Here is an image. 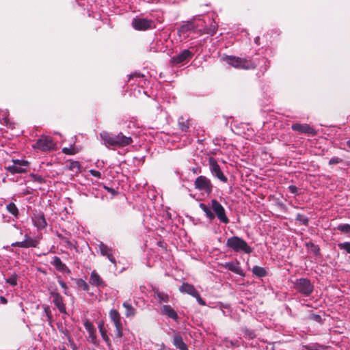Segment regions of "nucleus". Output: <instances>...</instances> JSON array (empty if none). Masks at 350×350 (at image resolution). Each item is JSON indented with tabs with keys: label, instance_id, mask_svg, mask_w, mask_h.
<instances>
[{
	"label": "nucleus",
	"instance_id": "1",
	"mask_svg": "<svg viewBox=\"0 0 350 350\" xmlns=\"http://www.w3.org/2000/svg\"><path fill=\"white\" fill-rule=\"evenodd\" d=\"M200 208L209 219H213L216 217L223 224H227L229 222L224 207L215 199L211 200L210 207L200 203Z\"/></svg>",
	"mask_w": 350,
	"mask_h": 350
},
{
	"label": "nucleus",
	"instance_id": "2",
	"mask_svg": "<svg viewBox=\"0 0 350 350\" xmlns=\"http://www.w3.org/2000/svg\"><path fill=\"white\" fill-rule=\"evenodd\" d=\"M226 246L236 252H244L250 254L252 252V248L247 242L241 237L234 236L228 238L226 241Z\"/></svg>",
	"mask_w": 350,
	"mask_h": 350
},
{
	"label": "nucleus",
	"instance_id": "3",
	"mask_svg": "<svg viewBox=\"0 0 350 350\" xmlns=\"http://www.w3.org/2000/svg\"><path fill=\"white\" fill-rule=\"evenodd\" d=\"M33 148L41 152H49L56 148V144L50 137H42L39 139Z\"/></svg>",
	"mask_w": 350,
	"mask_h": 350
},
{
	"label": "nucleus",
	"instance_id": "4",
	"mask_svg": "<svg viewBox=\"0 0 350 350\" xmlns=\"http://www.w3.org/2000/svg\"><path fill=\"white\" fill-rule=\"evenodd\" d=\"M224 59L227 64L237 68L250 69L254 67V64L250 60L234 56H227Z\"/></svg>",
	"mask_w": 350,
	"mask_h": 350
},
{
	"label": "nucleus",
	"instance_id": "5",
	"mask_svg": "<svg viewBox=\"0 0 350 350\" xmlns=\"http://www.w3.org/2000/svg\"><path fill=\"white\" fill-rule=\"evenodd\" d=\"M195 188L199 191L209 194L212 191L213 185L211 180L204 176H198L195 181Z\"/></svg>",
	"mask_w": 350,
	"mask_h": 350
},
{
	"label": "nucleus",
	"instance_id": "6",
	"mask_svg": "<svg viewBox=\"0 0 350 350\" xmlns=\"http://www.w3.org/2000/svg\"><path fill=\"white\" fill-rule=\"evenodd\" d=\"M295 288L299 293L306 296L310 295L314 289V286L310 280L305 278L297 280L295 283Z\"/></svg>",
	"mask_w": 350,
	"mask_h": 350
},
{
	"label": "nucleus",
	"instance_id": "7",
	"mask_svg": "<svg viewBox=\"0 0 350 350\" xmlns=\"http://www.w3.org/2000/svg\"><path fill=\"white\" fill-rule=\"evenodd\" d=\"M109 317L116 327V335L120 338L122 337V325L120 313L116 310H111L109 312Z\"/></svg>",
	"mask_w": 350,
	"mask_h": 350
},
{
	"label": "nucleus",
	"instance_id": "8",
	"mask_svg": "<svg viewBox=\"0 0 350 350\" xmlns=\"http://www.w3.org/2000/svg\"><path fill=\"white\" fill-rule=\"evenodd\" d=\"M209 165L210 170L213 176H216L218 179L224 183H226L228 181V178L221 172L220 167L215 159L212 157L209 159Z\"/></svg>",
	"mask_w": 350,
	"mask_h": 350
},
{
	"label": "nucleus",
	"instance_id": "9",
	"mask_svg": "<svg viewBox=\"0 0 350 350\" xmlns=\"http://www.w3.org/2000/svg\"><path fill=\"white\" fill-rule=\"evenodd\" d=\"M39 243L38 239L30 237L28 234L25 235V240L20 242H15L12 244L14 247H20L23 248L36 247Z\"/></svg>",
	"mask_w": 350,
	"mask_h": 350
},
{
	"label": "nucleus",
	"instance_id": "10",
	"mask_svg": "<svg viewBox=\"0 0 350 350\" xmlns=\"http://www.w3.org/2000/svg\"><path fill=\"white\" fill-rule=\"evenodd\" d=\"M152 22L146 18H137L132 22L133 27L136 30L144 31L152 27Z\"/></svg>",
	"mask_w": 350,
	"mask_h": 350
},
{
	"label": "nucleus",
	"instance_id": "11",
	"mask_svg": "<svg viewBox=\"0 0 350 350\" xmlns=\"http://www.w3.org/2000/svg\"><path fill=\"white\" fill-rule=\"evenodd\" d=\"M32 221L34 226L36 227L38 230H42L47 225L44 215L41 212L35 213L33 215L32 217Z\"/></svg>",
	"mask_w": 350,
	"mask_h": 350
},
{
	"label": "nucleus",
	"instance_id": "12",
	"mask_svg": "<svg viewBox=\"0 0 350 350\" xmlns=\"http://www.w3.org/2000/svg\"><path fill=\"white\" fill-rule=\"evenodd\" d=\"M222 267L231 271L232 272L237 273L239 275L243 276L244 272L239 265V262H227L221 265Z\"/></svg>",
	"mask_w": 350,
	"mask_h": 350
},
{
	"label": "nucleus",
	"instance_id": "13",
	"mask_svg": "<svg viewBox=\"0 0 350 350\" xmlns=\"http://www.w3.org/2000/svg\"><path fill=\"white\" fill-rule=\"evenodd\" d=\"M192 57V53L189 50H184L180 54L172 58V62L174 64H178L183 63L186 60L190 59Z\"/></svg>",
	"mask_w": 350,
	"mask_h": 350
},
{
	"label": "nucleus",
	"instance_id": "14",
	"mask_svg": "<svg viewBox=\"0 0 350 350\" xmlns=\"http://www.w3.org/2000/svg\"><path fill=\"white\" fill-rule=\"evenodd\" d=\"M292 129L301 133H307L310 135L315 134L314 129L307 124H294L292 125Z\"/></svg>",
	"mask_w": 350,
	"mask_h": 350
},
{
	"label": "nucleus",
	"instance_id": "15",
	"mask_svg": "<svg viewBox=\"0 0 350 350\" xmlns=\"http://www.w3.org/2000/svg\"><path fill=\"white\" fill-rule=\"evenodd\" d=\"M133 142L131 137L124 135L122 133L115 135V146L124 147L129 145Z\"/></svg>",
	"mask_w": 350,
	"mask_h": 350
},
{
	"label": "nucleus",
	"instance_id": "16",
	"mask_svg": "<svg viewBox=\"0 0 350 350\" xmlns=\"http://www.w3.org/2000/svg\"><path fill=\"white\" fill-rule=\"evenodd\" d=\"M28 162L27 161H16L10 167V170L13 173H21L25 171Z\"/></svg>",
	"mask_w": 350,
	"mask_h": 350
},
{
	"label": "nucleus",
	"instance_id": "17",
	"mask_svg": "<svg viewBox=\"0 0 350 350\" xmlns=\"http://www.w3.org/2000/svg\"><path fill=\"white\" fill-rule=\"evenodd\" d=\"M99 249L100 251V254L103 256H106L108 259L114 265L116 264V261L115 258L111 254V248L108 247L106 245L101 243L99 244Z\"/></svg>",
	"mask_w": 350,
	"mask_h": 350
},
{
	"label": "nucleus",
	"instance_id": "18",
	"mask_svg": "<svg viewBox=\"0 0 350 350\" xmlns=\"http://www.w3.org/2000/svg\"><path fill=\"white\" fill-rule=\"evenodd\" d=\"M100 135L106 146H115V135L104 131Z\"/></svg>",
	"mask_w": 350,
	"mask_h": 350
},
{
	"label": "nucleus",
	"instance_id": "19",
	"mask_svg": "<svg viewBox=\"0 0 350 350\" xmlns=\"http://www.w3.org/2000/svg\"><path fill=\"white\" fill-rule=\"evenodd\" d=\"M51 264L55 267V269L61 272H69V269L66 265L63 263L61 259L57 256H54Z\"/></svg>",
	"mask_w": 350,
	"mask_h": 350
},
{
	"label": "nucleus",
	"instance_id": "20",
	"mask_svg": "<svg viewBox=\"0 0 350 350\" xmlns=\"http://www.w3.org/2000/svg\"><path fill=\"white\" fill-rule=\"evenodd\" d=\"M90 283L96 286H104V282L98 273L94 270L90 275Z\"/></svg>",
	"mask_w": 350,
	"mask_h": 350
},
{
	"label": "nucleus",
	"instance_id": "21",
	"mask_svg": "<svg viewBox=\"0 0 350 350\" xmlns=\"http://www.w3.org/2000/svg\"><path fill=\"white\" fill-rule=\"evenodd\" d=\"M161 313L174 320L178 319V314L169 305L163 306L161 308Z\"/></svg>",
	"mask_w": 350,
	"mask_h": 350
},
{
	"label": "nucleus",
	"instance_id": "22",
	"mask_svg": "<svg viewBox=\"0 0 350 350\" xmlns=\"http://www.w3.org/2000/svg\"><path fill=\"white\" fill-rule=\"evenodd\" d=\"M179 290L181 293L189 294L193 297L194 295H197L198 293L195 287L192 284L188 283H183L179 288Z\"/></svg>",
	"mask_w": 350,
	"mask_h": 350
},
{
	"label": "nucleus",
	"instance_id": "23",
	"mask_svg": "<svg viewBox=\"0 0 350 350\" xmlns=\"http://www.w3.org/2000/svg\"><path fill=\"white\" fill-rule=\"evenodd\" d=\"M174 345L180 350H188L187 345L184 342L182 337L178 334L174 336Z\"/></svg>",
	"mask_w": 350,
	"mask_h": 350
},
{
	"label": "nucleus",
	"instance_id": "24",
	"mask_svg": "<svg viewBox=\"0 0 350 350\" xmlns=\"http://www.w3.org/2000/svg\"><path fill=\"white\" fill-rule=\"evenodd\" d=\"M53 302L61 313H66V307L60 295L56 294L54 296Z\"/></svg>",
	"mask_w": 350,
	"mask_h": 350
},
{
	"label": "nucleus",
	"instance_id": "25",
	"mask_svg": "<svg viewBox=\"0 0 350 350\" xmlns=\"http://www.w3.org/2000/svg\"><path fill=\"white\" fill-rule=\"evenodd\" d=\"M123 307L126 310L125 315L126 317H133L135 314V309L129 303L124 302Z\"/></svg>",
	"mask_w": 350,
	"mask_h": 350
},
{
	"label": "nucleus",
	"instance_id": "26",
	"mask_svg": "<svg viewBox=\"0 0 350 350\" xmlns=\"http://www.w3.org/2000/svg\"><path fill=\"white\" fill-rule=\"evenodd\" d=\"M6 208H7L8 211L10 214L14 215L15 217H18V208L16 207V206L15 205L14 203H13V202L9 203L7 205Z\"/></svg>",
	"mask_w": 350,
	"mask_h": 350
},
{
	"label": "nucleus",
	"instance_id": "27",
	"mask_svg": "<svg viewBox=\"0 0 350 350\" xmlns=\"http://www.w3.org/2000/svg\"><path fill=\"white\" fill-rule=\"evenodd\" d=\"M252 272L255 275L258 277H263L267 274L265 269L258 266H254L252 269Z\"/></svg>",
	"mask_w": 350,
	"mask_h": 350
},
{
	"label": "nucleus",
	"instance_id": "28",
	"mask_svg": "<svg viewBox=\"0 0 350 350\" xmlns=\"http://www.w3.org/2000/svg\"><path fill=\"white\" fill-rule=\"evenodd\" d=\"M98 329H99V331H100V335L103 338V339L106 342H107L108 344H109V342H110V340H109V338L108 337L107 334V332L104 327V325L103 323H99L98 324Z\"/></svg>",
	"mask_w": 350,
	"mask_h": 350
},
{
	"label": "nucleus",
	"instance_id": "29",
	"mask_svg": "<svg viewBox=\"0 0 350 350\" xmlns=\"http://www.w3.org/2000/svg\"><path fill=\"white\" fill-rule=\"evenodd\" d=\"M68 168L70 170H72V172L77 173V172H80V169H81L80 163L79 161H71L69 163Z\"/></svg>",
	"mask_w": 350,
	"mask_h": 350
},
{
	"label": "nucleus",
	"instance_id": "30",
	"mask_svg": "<svg viewBox=\"0 0 350 350\" xmlns=\"http://www.w3.org/2000/svg\"><path fill=\"white\" fill-rule=\"evenodd\" d=\"M178 124L181 130L183 131H186L189 126V121L186 120L185 122V119L183 118H180L178 120Z\"/></svg>",
	"mask_w": 350,
	"mask_h": 350
},
{
	"label": "nucleus",
	"instance_id": "31",
	"mask_svg": "<svg viewBox=\"0 0 350 350\" xmlns=\"http://www.w3.org/2000/svg\"><path fill=\"white\" fill-rule=\"evenodd\" d=\"M337 229L346 234L350 233V225L348 224L338 225Z\"/></svg>",
	"mask_w": 350,
	"mask_h": 350
},
{
	"label": "nucleus",
	"instance_id": "32",
	"mask_svg": "<svg viewBox=\"0 0 350 350\" xmlns=\"http://www.w3.org/2000/svg\"><path fill=\"white\" fill-rule=\"evenodd\" d=\"M157 296L160 302L167 303L169 301V296L165 293L158 292Z\"/></svg>",
	"mask_w": 350,
	"mask_h": 350
},
{
	"label": "nucleus",
	"instance_id": "33",
	"mask_svg": "<svg viewBox=\"0 0 350 350\" xmlns=\"http://www.w3.org/2000/svg\"><path fill=\"white\" fill-rule=\"evenodd\" d=\"M338 247L340 250H344L347 253L350 254V242H345V243H339Z\"/></svg>",
	"mask_w": 350,
	"mask_h": 350
},
{
	"label": "nucleus",
	"instance_id": "34",
	"mask_svg": "<svg viewBox=\"0 0 350 350\" xmlns=\"http://www.w3.org/2000/svg\"><path fill=\"white\" fill-rule=\"evenodd\" d=\"M83 325L88 332H92L93 331L96 330L93 324L89 321H85Z\"/></svg>",
	"mask_w": 350,
	"mask_h": 350
},
{
	"label": "nucleus",
	"instance_id": "35",
	"mask_svg": "<svg viewBox=\"0 0 350 350\" xmlns=\"http://www.w3.org/2000/svg\"><path fill=\"white\" fill-rule=\"evenodd\" d=\"M88 334H89V338H90L91 342L94 344H96L97 338H96V330L93 331L92 332H88Z\"/></svg>",
	"mask_w": 350,
	"mask_h": 350
},
{
	"label": "nucleus",
	"instance_id": "36",
	"mask_svg": "<svg viewBox=\"0 0 350 350\" xmlns=\"http://www.w3.org/2000/svg\"><path fill=\"white\" fill-rule=\"evenodd\" d=\"M62 152L66 154H74L76 153V151L72 148H64Z\"/></svg>",
	"mask_w": 350,
	"mask_h": 350
},
{
	"label": "nucleus",
	"instance_id": "37",
	"mask_svg": "<svg viewBox=\"0 0 350 350\" xmlns=\"http://www.w3.org/2000/svg\"><path fill=\"white\" fill-rule=\"evenodd\" d=\"M340 162H342V159L338 158V157H332L329 161V163L330 165H334V164H338V163H340Z\"/></svg>",
	"mask_w": 350,
	"mask_h": 350
},
{
	"label": "nucleus",
	"instance_id": "38",
	"mask_svg": "<svg viewBox=\"0 0 350 350\" xmlns=\"http://www.w3.org/2000/svg\"><path fill=\"white\" fill-rule=\"evenodd\" d=\"M90 173L92 176L100 178H101V174L100 172L95 170H90Z\"/></svg>",
	"mask_w": 350,
	"mask_h": 350
},
{
	"label": "nucleus",
	"instance_id": "39",
	"mask_svg": "<svg viewBox=\"0 0 350 350\" xmlns=\"http://www.w3.org/2000/svg\"><path fill=\"white\" fill-rule=\"evenodd\" d=\"M193 297L195 298H196V300H197V301L198 302V304L200 305H201V306H204L205 305L204 301L201 298V297L200 296L198 293H197V295H194Z\"/></svg>",
	"mask_w": 350,
	"mask_h": 350
},
{
	"label": "nucleus",
	"instance_id": "40",
	"mask_svg": "<svg viewBox=\"0 0 350 350\" xmlns=\"http://www.w3.org/2000/svg\"><path fill=\"white\" fill-rule=\"evenodd\" d=\"M7 282L10 284L12 286H15L17 284L16 278L15 277L10 278L7 280Z\"/></svg>",
	"mask_w": 350,
	"mask_h": 350
},
{
	"label": "nucleus",
	"instance_id": "41",
	"mask_svg": "<svg viewBox=\"0 0 350 350\" xmlns=\"http://www.w3.org/2000/svg\"><path fill=\"white\" fill-rule=\"evenodd\" d=\"M245 334L249 338H254L255 337V334L252 331L246 330Z\"/></svg>",
	"mask_w": 350,
	"mask_h": 350
},
{
	"label": "nucleus",
	"instance_id": "42",
	"mask_svg": "<svg viewBox=\"0 0 350 350\" xmlns=\"http://www.w3.org/2000/svg\"><path fill=\"white\" fill-rule=\"evenodd\" d=\"M288 189L292 193H296L297 192V188L295 185H290Z\"/></svg>",
	"mask_w": 350,
	"mask_h": 350
},
{
	"label": "nucleus",
	"instance_id": "43",
	"mask_svg": "<svg viewBox=\"0 0 350 350\" xmlns=\"http://www.w3.org/2000/svg\"><path fill=\"white\" fill-rule=\"evenodd\" d=\"M59 284L62 286V288H63L64 290L67 289V286H66V283L64 281L59 280Z\"/></svg>",
	"mask_w": 350,
	"mask_h": 350
},
{
	"label": "nucleus",
	"instance_id": "44",
	"mask_svg": "<svg viewBox=\"0 0 350 350\" xmlns=\"http://www.w3.org/2000/svg\"><path fill=\"white\" fill-rule=\"evenodd\" d=\"M0 301L3 304H5L8 303L7 299L4 297H0Z\"/></svg>",
	"mask_w": 350,
	"mask_h": 350
},
{
	"label": "nucleus",
	"instance_id": "45",
	"mask_svg": "<svg viewBox=\"0 0 350 350\" xmlns=\"http://www.w3.org/2000/svg\"><path fill=\"white\" fill-rule=\"evenodd\" d=\"M310 350H323V349L320 347H310Z\"/></svg>",
	"mask_w": 350,
	"mask_h": 350
},
{
	"label": "nucleus",
	"instance_id": "46",
	"mask_svg": "<svg viewBox=\"0 0 350 350\" xmlns=\"http://www.w3.org/2000/svg\"><path fill=\"white\" fill-rule=\"evenodd\" d=\"M299 219L301 220V221H303V223L304 224H306L307 222H308V219L306 218H305V217H304L303 219Z\"/></svg>",
	"mask_w": 350,
	"mask_h": 350
},
{
	"label": "nucleus",
	"instance_id": "47",
	"mask_svg": "<svg viewBox=\"0 0 350 350\" xmlns=\"http://www.w3.org/2000/svg\"><path fill=\"white\" fill-rule=\"evenodd\" d=\"M347 146L350 148V139L347 142Z\"/></svg>",
	"mask_w": 350,
	"mask_h": 350
},
{
	"label": "nucleus",
	"instance_id": "48",
	"mask_svg": "<svg viewBox=\"0 0 350 350\" xmlns=\"http://www.w3.org/2000/svg\"><path fill=\"white\" fill-rule=\"evenodd\" d=\"M258 40H259V38H258V37H257V38L255 39V42H256V44H258Z\"/></svg>",
	"mask_w": 350,
	"mask_h": 350
},
{
	"label": "nucleus",
	"instance_id": "49",
	"mask_svg": "<svg viewBox=\"0 0 350 350\" xmlns=\"http://www.w3.org/2000/svg\"><path fill=\"white\" fill-rule=\"evenodd\" d=\"M84 286H85V288L88 287V285H87V284H85V283L84 284Z\"/></svg>",
	"mask_w": 350,
	"mask_h": 350
},
{
	"label": "nucleus",
	"instance_id": "50",
	"mask_svg": "<svg viewBox=\"0 0 350 350\" xmlns=\"http://www.w3.org/2000/svg\"><path fill=\"white\" fill-rule=\"evenodd\" d=\"M301 216L300 215H298L297 218L301 217Z\"/></svg>",
	"mask_w": 350,
	"mask_h": 350
}]
</instances>
